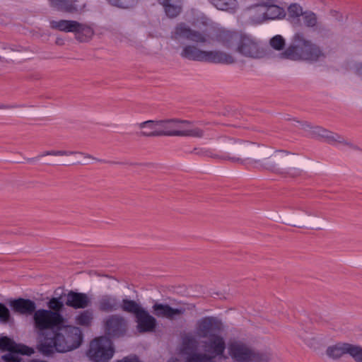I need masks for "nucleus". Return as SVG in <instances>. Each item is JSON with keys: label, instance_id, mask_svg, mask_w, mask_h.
<instances>
[{"label": "nucleus", "instance_id": "4", "mask_svg": "<svg viewBox=\"0 0 362 362\" xmlns=\"http://www.w3.org/2000/svg\"><path fill=\"white\" fill-rule=\"evenodd\" d=\"M293 40L294 45L290 46L281 54L283 58L291 60L317 61L323 56L320 47L306 40L303 34H296Z\"/></svg>", "mask_w": 362, "mask_h": 362}, {"label": "nucleus", "instance_id": "23", "mask_svg": "<svg viewBox=\"0 0 362 362\" xmlns=\"http://www.w3.org/2000/svg\"><path fill=\"white\" fill-rule=\"evenodd\" d=\"M163 5L165 12L170 18L177 16L182 11V0H158Z\"/></svg>", "mask_w": 362, "mask_h": 362}, {"label": "nucleus", "instance_id": "46", "mask_svg": "<svg viewBox=\"0 0 362 362\" xmlns=\"http://www.w3.org/2000/svg\"><path fill=\"white\" fill-rule=\"evenodd\" d=\"M15 107L16 106H12V105H0V109L11 108V107Z\"/></svg>", "mask_w": 362, "mask_h": 362}, {"label": "nucleus", "instance_id": "18", "mask_svg": "<svg viewBox=\"0 0 362 362\" xmlns=\"http://www.w3.org/2000/svg\"><path fill=\"white\" fill-rule=\"evenodd\" d=\"M66 305L74 309L86 308L90 305L91 300L85 293L69 291L66 296Z\"/></svg>", "mask_w": 362, "mask_h": 362}, {"label": "nucleus", "instance_id": "20", "mask_svg": "<svg viewBox=\"0 0 362 362\" xmlns=\"http://www.w3.org/2000/svg\"><path fill=\"white\" fill-rule=\"evenodd\" d=\"M10 306L13 312L24 315H34L36 311V304L30 299L18 298L10 302Z\"/></svg>", "mask_w": 362, "mask_h": 362}, {"label": "nucleus", "instance_id": "11", "mask_svg": "<svg viewBox=\"0 0 362 362\" xmlns=\"http://www.w3.org/2000/svg\"><path fill=\"white\" fill-rule=\"evenodd\" d=\"M114 354L112 343L107 337L95 339L90 344L88 356L95 362H107Z\"/></svg>", "mask_w": 362, "mask_h": 362}, {"label": "nucleus", "instance_id": "28", "mask_svg": "<svg viewBox=\"0 0 362 362\" xmlns=\"http://www.w3.org/2000/svg\"><path fill=\"white\" fill-rule=\"evenodd\" d=\"M122 311L134 314L135 317L141 312L144 308H142L138 303L133 300L122 299L120 302V308Z\"/></svg>", "mask_w": 362, "mask_h": 362}, {"label": "nucleus", "instance_id": "10", "mask_svg": "<svg viewBox=\"0 0 362 362\" xmlns=\"http://www.w3.org/2000/svg\"><path fill=\"white\" fill-rule=\"evenodd\" d=\"M319 217L311 211L300 208L285 218V223L297 228L311 226L313 228L322 230L325 224L318 221Z\"/></svg>", "mask_w": 362, "mask_h": 362}, {"label": "nucleus", "instance_id": "1", "mask_svg": "<svg viewBox=\"0 0 362 362\" xmlns=\"http://www.w3.org/2000/svg\"><path fill=\"white\" fill-rule=\"evenodd\" d=\"M216 146L221 154L198 148H194V153L236 164L248 160L255 168L278 175H292L303 167V158L299 154L269 146L225 136L217 139Z\"/></svg>", "mask_w": 362, "mask_h": 362}, {"label": "nucleus", "instance_id": "33", "mask_svg": "<svg viewBox=\"0 0 362 362\" xmlns=\"http://www.w3.org/2000/svg\"><path fill=\"white\" fill-rule=\"evenodd\" d=\"M211 2L218 9L223 11L233 9L236 6V0H211Z\"/></svg>", "mask_w": 362, "mask_h": 362}, {"label": "nucleus", "instance_id": "45", "mask_svg": "<svg viewBox=\"0 0 362 362\" xmlns=\"http://www.w3.org/2000/svg\"><path fill=\"white\" fill-rule=\"evenodd\" d=\"M329 138H331L332 140L336 141L337 142L344 143V139L337 134L333 135V136H330Z\"/></svg>", "mask_w": 362, "mask_h": 362}, {"label": "nucleus", "instance_id": "2", "mask_svg": "<svg viewBox=\"0 0 362 362\" xmlns=\"http://www.w3.org/2000/svg\"><path fill=\"white\" fill-rule=\"evenodd\" d=\"M83 341L80 328L71 325H61L50 337L37 341V349L44 356L54 352L65 353L78 348Z\"/></svg>", "mask_w": 362, "mask_h": 362}, {"label": "nucleus", "instance_id": "43", "mask_svg": "<svg viewBox=\"0 0 362 362\" xmlns=\"http://www.w3.org/2000/svg\"><path fill=\"white\" fill-rule=\"evenodd\" d=\"M315 132L317 133L319 135L322 136H327V137H329L328 135H327V132L326 130L325 129H322L320 127H315Z\"/></svg>", "mask_w": 362, "mask_h": 362}, {"label": "nucleus", "instance_id": "15", "mask_svg": "<svg viewBox=\"0 0 362 362\" xmlns=\"http://www.w3.org/2000/svg\"><path fill=\"white\" fill-rule=\"evenodd\" d=\"M105 334L110 337H123L128 329L127 319L118 314L110 315L103 321Z\"/></svg>", "mask_w": 362, "mask_h": 362}, {"label": "nucleus", "instance_id": "9", "mask_svg": "<svg viewBox=\"0 0 362 362\" xmlns=\"http://www.w3.org/2000/svg\"><path fill=\"white\" fill-rule=\"evenodd\" d=\"M50 28L65 33H74L76 39L80 41L90 40L94 35V31L89 25L72 20L50 21Z\"/></svg>", "mask_w": 362, "mask_h": 362}, {"label": "nucleus", "instance_id": "8", "mask_svg": "<svg viewBox=\"0 0 362 362\" xmlns=\"http://www.w3.org/2000/svg\"><path fill=\"white\" fill-rule=\"evenodd\" d=\"M180 55L187 59L198 62L226 64L235 62V58L230 54L220 50H202L195 45L185 46Z\"/></svg>", "mask_w": 362, "mask_h": 362}, {"label": "nucleus", "instance_id": "34", "mask_svg": "<svg viewBox=\"0 0 362 362\" xmlns=\"http://www.w3.org/2000/svg\"><path fill=\"white\" fill-rule=\"evenodd\" d=\"M348 354L355 362H362V347L358 345L349 344Z\"/></svg>", "mask_w": 362, "mask_h": 362}, {"label": "nucleus", "instance_id": "38", "mask_svg": "<svg viewBox=\"0 0 362 362\" xmlns=\"http://www.w3.org/2000/svg\"><path fill=\"white\" fill-rule=\"evenodd\" d=\"M64 304L59 298H52L48 303L49 310L59 313L63 308Z\"/></svg>", "mask_w": 362, "mask_h": 362}, {"label": "nucleus", "instance_id": "7", "mask_svg": "<svg viewBox=\"0 0 362 362\" xmlns=\"http://www.w3.org/2000/svg\"><path fill=\"white\" fill-rule=\"evenodd\" d=\"M34 326L38 335V341L51 333L55 332L64 324V319L59 313L49 310L39 309L33 315Z\"/></svg>", "mask_w": 362, "mask_h": 362}, {"label": "nucleus", "instance_id": "27", "mask_svg": "<svg viewBox=\"0 0 362 362\" xmlns=\"http://www.w3.org/2000/svg\"><path fill=\"white\" fill-rule=\"evenodd\" d=\"M265 4L255 5L250 9V17L252 22L259 23L266 21Z\"/></svg>", "mask_w": 362, "mask_h": 362}, {"label": "nucleus", "instance_id": "12", "mask_svg": "<svg viewBox=\"0 0 362 362\" xmlns=\"http://www.w3.org/2000/svg\"><path fill=\"white\" fill-rule=\"evenodd\" d=\"M223 329L222 322L216 317L206 316L197 320L194 325V337L204 339L220 332Z\"/></svg>", "mask_w": 362, "mask_h": 362}, {"label": "nucleus", "instance_id": "14", "mask_svg": "<svg viewBox=\"0 0 362 362\" xmlns=\"http://www.w3.org/2000/svg\"><path fill=\"white\" fill-rule=\"evenodd\" d=\"M153 313L158 317L174 320L186 313L187 311L195 309V305L193 303H182L177 308H172L168 304L156 303L153 307Z\"/></svg>", "mask_w": 362, "mask_h": 362}, {"label": "nucleus", "instance_id": "50", "mask_svg": "<svg viewBox=\"0 0 362 362\" xmlns=\"http://www.w3.org/2000/svg\"><path fill=\"white\" fill-rule=\"evenodd\" d=\"M59 42H60V40H57L56 43H57V44H58Z\"/></svg>", "mask_w": 362, "mask_h": 362}, {"label": "nucleus", "instance_id": "44", "mask_svg": "<svg viewBox=\"0 0 362 362\" xmlns=\"http://www.w3.org/2000/svg\"><path fill=\"white\" fill-rule=\"evenodd\" d=\"M119 362H141L139 358L136 356L134 357H127L124 358L123 360L120 361Z\"/></svg>", "mask_w": 362, "mask_h": 362}, {"label": "nucleus", "instance_id": "47", "mask_svg": "<svg viewBox=\"0 0 362 362\" xmlns=\"http://www.w3.org/2000/svg\"><path fill=\"white\" fill-rule=\"evenodd\" d=\"M30 362H47L45 361L39 360V359H33Z\"/></svg>", "mask_w": 362, "mask_h": 362}, {"label": "nucleus", "instance_id": "35", "mask_svg": "<svg viewBox=\"0 0 362 362\" xmlns=\"http://www.w3.org/2000/svg\"><path fill=\"white\" fill-rule=\"evenodd\" d=\"M17 346L11 339L7 337H3L0 338V349L3 351H17Z\"/></svg>", "mask_w": 362, "mask_h": 362}, {"label": "nucleus", "instance_id": "41", "mask_svg": "<svg viewBox=\"0 0 362 362\" xmlns=\"http://www.w3.org/2000/svg\"><path fill=\"white\" fill-rule=\"evenodd\" d=\"M183 345L185 348L196 349L197 347V341L194 337L187 336L183 340Z\"/></svg>", "mask_w": 362, "mask_h": 362}, {"label": "nucleus", "instance_id": "36", "mask_svg": "<svg viewBox=\"0 0 362 362\" xmlns=\"http://www.w3.org/2000/svg\"><path fill=\"white\" fill-rule=\"evenodd\" d=\"M302 18L304 24L308 27H314L317 24V17L313 12L305 11Z\"/></svg>", "mask_w": 362, "mask_h": 362}, {"label": "nucleus", "instance_id": "6", "mask_svg": "<svg viewBox=\"0 0 362 362\" xmlns=\"http://www.w3.org/2000/svg\"><path fill=\"white\" fill-rule=\"evenodd\" d=\"M158 128L160 136H190L194 138H202L204 131L192 125L187 120L176 119H159Z\"/></svg>", "mask_w": 362, "mask_h": 362}, {"label": "nucleus", "instance_id": "26", "mask_svg": "<svg viewBox=\"0 0 362 362\" xmlns=\"http://www.w3.org/2000/svg\"><path fill=\"white\" fill-rule=\"evenodd\" d=\"M252 355L251 362H272L274 358V354L269 347L261 350L254 349Z\"/></svg>", "mask_w": 362, "mask_h": 362}, {"label": "nucleus", "instance_id": "5", "mask_svg": "<svg viewBox=\"0 0 362 362\" xmlns=\"http://www.w3.org/2000/svg\"><path fill=\"white\" fill-rule=\"evenodd\" d=\"M201 347L204 353H194L187 356L185 362H216V357H223L227 345L220 332L203 339Z\"/></svg>", "mask_w": 362, "mask_h": 362}, {"label": "nucleus", "instance_id": "40", "mask_svg": "<svg viewBox=\"0 0 362 362\" xmlns=\"http://www.w3.org/2000/svg\"><path fill=\"white\" fill-rule=\"evenodd\" d=\"M10 319V311L3 303H0V321L7 322Z\"/></svg>", "mask_w": 362, "mask_h": 362}, {"label": "nucleus", "instance_id": "48", "mask_svg": "<svg viewBox=\"0 0 362 362\" xmlns=\"http://www.w3.org/2000/svg\"><path fill=\"white\" fill-rule=\"evenodd\" d=\"M168 362H178L177 358H172Z\"/></svg>", "mask_w": 362, "mask_h": 362}, {"label": "nucleus", "instance_id": "24", "mask_svg": "<svg viewBox=\"0 0 362 362\" xmlns=\"http://www.w3.org/2000/svg\"><path fill=\"white\" fill-rule=\"evenodd\" d=\"M349 347V343L339 342L329 346L326 349V354L334 360L339 359L344 355L348 354Z\"/></svg>", "mask_w": 362, "mask_h": 362}, {"label": "nucleus", "instance_id": "42", "mask_svg": "<svg viewBox=\"0 0 362 362\" xmlns=\"http://www.w3.org/2000/svg\"><path fill=\"white\" fill-rule=\"evenodd\" d=\"M354 72L362 78V63H356L353 67Z\"/></svg>", "mask_w": 362, "mask_h": 362}, {"label": "nucleus", "instance_id": "19", "mask_svg": "<svg viewBox=\"0 0 362 362\" xmlns=\"http://www.w3.org/2000/svg\"><path fill=\"white\" fill-rule=\"evenodd\" d=\"M96 305L99 311L102 313H111L119 309L120 300L115 296L105 294L99 298Z\"/></svg>", "mask_w": 362, "mask_h": 362}, {"label": "nucleus", "instance_id": "32", "mask_svg": "<svg viewBox=\"0 0 362 362\" xmlns=\"http://www.w3.org/2000/svg\"><path fill=\"white\" fill-rule=\"evenodd\" d=\"M93 315L89 310L81 312L76 318V323L81 326L89 327L93 321Z\"/></svg>", "mask_w": 362, "mask_h": 362}, {"label": "nucleus", "instance_id": "29", "mask_svg": "<svg viewBox=\"0 0 362 362\" xmlns=\"http://www.w3.org/2000/svg\"><path fill=\"white\" fill-rule=\"evenodd\" d=\"M265 7L267 11L266 20L281 18L286 15L284 9L277 5L265 4Z\"/></svg>", "mask_w": 362, "mask_h": 362}, {"label": "nucleus", "instance_id": "22", "mask_svg": "<svg viewBox=\"0 0 362 362\" xmlns=\"http://www.w3.org/2000/svg\"><path fill=\"white\" fill-rule=\"evenodd\" d=\"M139 135L145 137L160 136L158 120H147L136 124Z\"/></svg>", "mask_w": 362, "mask_h": 362}, {"label": "nucleus", "instance_id": "13", "mask_svg": "<svg viewBox=\"0 0 362 362\" xmlns=\"http://www.w3.org/2000/svg\"><path fill=\"white\" fill-rule=\"evenodd\" d=\"M253 349L249 344L240 339H231L227 344L228 354L233 362H251Z\"/></svg>", "mask_w": 362, "mask_h": 362}, {"label": "nucleus", "instance_id": "25", "mask_svg": "<svg viewBox=\"0 0 362 362\" xmlns=\"http://www.w3.org/2000/svg\"><path fill=\"white\" fill-rule=\"evenodd\" d=\"M17 351H9V353L4 355L2 359L6 362H20L21 358L18 354L24 355H31L34 353V350L26 346H19L16 347Z\"/></svg>", "mask_w": 362, "mask_h": 362}, {"label": "nucleus", "instance_id": "16", "mask_svg": "<svg viewBox=\"0 0 362 362\" xmlns=\"http://www.w3.org/2000/svg\"><path fill=\"white\" fill-rule=\"evenodd\" d=\"M172 38L177 42L186 40L197 44L206 43L209 41V36L205 33L192 30L187 25L182 23L175 28Z\"/></svg>", "mask_w": 362, "mask_h": 362}, {"label": "nucleus", "instance_id": "49", "mask_svg": "<svg viewBox=\"0 0 362 362\" xmlns=\"http://www.w3.org/2000/svg\"><path fill=\"white\" fill-rule=\"evenodd\" d=\"M59 42H60V40H57L56 43H57V44H58Z\"/></svg>", "mask_w": 362, "mask_h": 362}, {"label": "nucleus", "instance_id": "3", "mask_svg": "<svg viewBox=\"0 0 362 362\" xmlns=\"http://www.w3.org/2000/svg\"><path fill=\"white\" fill-rule=\"evenodd\" d=\"M216 40L228 48H230L235 42L236 51L245 57L259 59L265 55L262 46L247 35H239L230 31L220 30L216 35Z\"/></svg>", "mask_w": 362, "mask_h": 362}, {"label": "nucleus", "instance_id": "39", "mask_svg": "<svg viewBox=\"0 0 362 362\" xmlns=\"http://www.w3.org/2000/svg\"><path fill=\"white\" fill-rule=\"evenodd\" d=\"M284 44V40L281 35H276L270 40L271 46L277 50L283 49Z\"/></svg>", "mask_w": 362, "mask_h": 362}, {"label": "nucleus", "instance_id": "21", "mask_svg": "<svg viewBox=\"0 0 362 362\" xmlns=\"http://www.w3.org/2000/svg\"><path fill=\"white\" fill-rule=\"evenodd\" d=\"M50 6L59 11L68 13H77L83 6L78 4L77 0H49Z\"/></svg>", "mask_w": 362, "mask_h": 362}, {"label": "nucleus", "instance_id": "17", "mask_svg": "<svg viewBox=\"0 0 362 362\" xmlns=\"http://www.w3.org/2000/svg\"><path fill=\"white\" fill-rule=\"evenodd\" d=\"M137 330L141 332H151L156 327V318L151 315L144 308L135 317Z\"/></svg>", "mask_w": 362, "mask_h": 362}, {"label": "nucleus", "instance_id": "31", "mask_svg": "<svg viewBox=\"0 0 362 362\" xmlns=\"http://www.w3.org/2000/svg\"><path fill=\"white\" fill-rule=\"evenodd\" d=\"M74 154H81L83 155L81 152L78 151H49L44 152L40 155L41 157H44L45 156H69ZM84 158L86 159H94L93 156L89 154H84Z\"/></svg>", "mask_w": 362, "mask_h": 362}, {"label": "nucleus", "instance_id": "30", "mask_svg": "<svg viewBox=\"0 0 362 362\" xmlns=\"http://www.w3.org/2000/svg\"><path fill=\"white\" fill-rule=\"evenodd\" d=\"M304 11L301 6L298 4H292L288 8V16L293 23L298 22V18L303 16Z\"/></svg>", "mask_w": 362, "mask_h": 362}, {"label": "nucleus", "instance_id": "37", "mask_svg": "<svg viewBox=\"0 0 362 362\" xmlns=\"http://www.w3.org/2000/svg\"><path fill=\"white\" fill-rule=\"evenodd\" d=\"M109 3L115 6L128 8L134 6L137 0H107Z\"/></svg>", "mask_w": 362, "mask_h": 362}]
</instances>
